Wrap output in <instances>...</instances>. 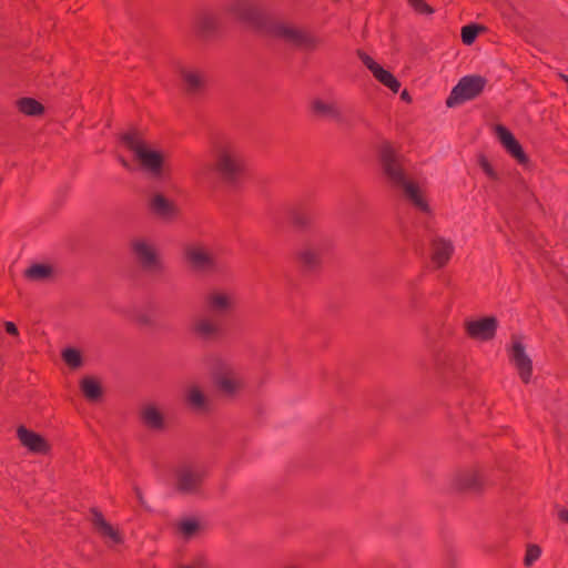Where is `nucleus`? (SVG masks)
<instances>
[{"label":"nucleus","mask_w":568,"mask_h":568,"mask_svg":"<svg viewBox=\"0 0 568 568\" xmlns=\"http://www.w3.org/2000/svg\"><path fill=\"white\" fill-rule=\"evenodd\" d=\"M213 164L201 162L194 169L193 175L199 181L209 179L211 173L229 185H235L245 170V160L240 146L231 140H219L212 145Z\"/></svg>","instance_id":"f257e3e1"},{"label":"nucleus","mask_w":568,"mask_h":568,"mask_svg":"<svg viewBox=\"0 0 568 568\" xmlns=\"http://www.w3.org/2000/svg\"><path fill=\"white\" fill-rule=\"evenodd\" d=\"M378 159L382 172L388 184L403 191L405 197L422 212H429V205L423 197L417 184L412 182L405 171L403 156L396 152L389 142L381 143Z\"/></svg>","instance_id":"f03ea898"},{"label":"nucleus","mask_w":568,"mask_h":568,"mask_svg":"<svg viewBox=\"0 0 568 568\" xmlns=\"http://www.w3.org/2000/svg\"><path fill=\"white\" fill-rule=\"evenodd\" d=\"M261 31L270 38L304 51L316 50L321 42L314 34L287 20H265Z\"/></svg>","instance_id":"7ed1b4c3"},{"label":"nucleus","mask_w":568,"mask_h":568,"mask_svg":"<svg viewBox=\"0 0 568 568\" xmlns=\"http://www.w3.org/2000/svg\"><path fill=\"white\" fill-rule=\"evenodd\" d=\"M122 143L134 154L141 168L154 178L162 175L164 158L160 151L148 146L136 131L126 132L121 138Z\"/></svg>","instance_id":"20e7f679"},{"label":"nucleus","mask_w":568,"mask_h":568,"mask_svg":"<svg viewBox=\"0 0 568 568\" xmlns=\"http://www.w3.org/2000/svg\"><path fill=\"white\" fill-rule=\"evenodd\" d=\"M332 247L333 241L328 236H314L297 251V262L305 272H317L323 265L324 256L331 252Z\"/></svg>","instance_id":"39448f33"},{"label":"nucleus","mask_w":568,"mask_h":568,"mask_svg":"<svg viewBox=\"0 0 568 568\" xmlns=\"http://www.w3.org/2000/svg\"><path fill=\"white\" fill-rule=\"evenodd\" d=\"M184 257L192 270L205 274L220 273L225 268L224 262L215 252L200 243L184 246Z\"/></svg>","instance_id":"423d86ee"},{"label":"nucleus","mask_w":568,"mask_h":568,"mask_svg":"<svg viewBox=\"0 0 568 568\" xmlns=\"http://www.w3.org/2000/svg\"><path fill=\"white\" fill-rule=\"evenodd\" d=\"M132 255L141 270L148 274H160L163 271V262L155 244L146 239H134L130 244Z\"/></svg>","instance_id":"0eeeda50"},{"label":"nucleus","mask_w":568,"mask_h":568,"mask_svg":"<svg viewBox=\"0 0 568 568\" xmlns=\"http://www.w3.org/2000/svg\"><path fill=\"white\" fill-rule=\"evenodd\" d=\"M486 79L480 75H465L453 88L446 100L448 108L460 105L477 98L486 85Z\"/></svg>","instance_id":"6e6552de"},{"label":"nucleus","mask_w":568,"mask_h":568,"mask_svg":"<svg viewBox=\"0 0 568 568\" xmlns=\"http://www.w3.org/2000/svg\"><path fill=\"white\" fill-rule=\"evenodd\" d=\"M221 27L219 13L207 7L199 8L193 14L191 30L200 40L207 41L215 38Z\"/></svg>","instance_id":"1a4fd4ad"},{"label":"nucleus","mask_w":568,"mask_h":568,"mask_svg":"<svg viewBox=\"0 0 568 568\" xmlns=\"http://www.w3.org/2000/svg\"><path fill=\"white\" fill-rule=\"evenodd\" d=\"M213 379L216 387L225 395L240 392L245 383L240 373L229 363L219 361L213 369Z\"/></svg>","instance_id":"9d476101"},{"label":"nucleus","mask_w":568,"mask_h":568,"mask_svg":"<svg viewBox=\"0 0 568 568\" xmlns=\"http://www.w3.org/2000/svg\"><path fill=\"white\" fill-rule=\"evenodd\" d=\"M235 295L231 292L213 290L204 298L206 314L224 321L234 310Z\"/></svg>","instance_id":"9b49d317"},{"label":"nucleus","mask_w":568,"mask_h":568,"mask_svg":"<svg viewBox=\"0 0 568 568\" xmlns=\"http://www.w3.org/2000/svg\"><path fill=\"white\" fill-rule=\"evenodd\" d=\"M204 470L195 465H181L175 470V486L182 494H195L204 479Z\"/></svg>","instance_id":"f8f14e48"},{"label":"nucleus","mask_w":568,"mask_h":568,"mask_svg":"<svg viewBox=\"0 0 568 568\" xmlns=\"http://www.w3.org/2000/svg\"><path fill=\"white\" fill-rule=\"evenodd\" d=\"M224 10L237 20L250 23L260 30L265 21L257 7L251 0H227Z\"/></svg>","instance_id":"ddd939ff"},{"label":"nucleus","mask_w":568,"mask_h":568,"mask_svg":"<svg viewBox=\"0 0 568 568\" xmlns=\"http://www.w3.org/2000/svg\"><path fill=\"white\" fill-rule=\"evenodd\" d=\"M179 77L181 79L184 92L190 97H199L204 93L209 78L204 70L183 65L179 69Z\"/></svg>","instance_id":"4468645a"},{"label":"nucleus","mask_w":568,"mask_h":568,"mask_svg":"<svg viewBox=\"0 0 568 568\" xmlns=\"http://www.w3.org/2000/svg\"><path fill=\"white\" fill-rule=\"evenodd\" d=\"M510 362L515 365L518 371L519 377L524 383H529L532 374V362L526 354L525 346L520 342L513 337L511 348L509 351Z\"/></svg>","instance_id":"2eb2a0df"},{"label":"nucleus","mask_w":568,"mask_h":568,"mask_svg":"<svg viewBox=\"0 0 568 568\" xmlns=\"http://www.w3.org/2000/svg\"><path fill=\"white\" fill-rule=\"evenodd\" d=\"M498 327V321L494 316L483 317L475 321H467L465 329L470 338L479 341H490L495 337Z\"/></svg>","instance_id":"dca6fc26"},{"label":"nucleus","mask_w":568,"mask_h":568,"mask_svg":"<svg viewBox=\"0 0 568 568\" xmlns=\"http://www.w3.org/2000/svg\"><path fill=\"white\" fill-rule=\"evenodd\" d=\"M496 135L507 151L519 164L528 163V156L521 144L516 140L514 134L504 125L497 124L495 128Z\"/></svg>","instance_id":"f3484780"},{"label":"nucleus","mask_w":568,"mask_h":568,"mask_svg":"<svg viewBox=\"0 0 568 568\" xmlns=\"http://www.w3.org/2000/svg\"><path fill=\"white\" fill-rule=\"evenodd\" d=\"M454 253V244L449 239L439 235L430 240V260L436 268L444 267Z\"/></svg>","instance_id":"a211bd4d"},{"label":"nucleus","mask_w":568,"mask_h":568,"mask_svg":"<svg viewBox=\"0 0 568 568\" xmlns=\"http://www.w3.org/2000/svg\"><path fill=\"white\" fill-rule=\"evenodd\" d=\"M150 211L159 219L170 221L178 216L179 209L171 200L156 193L149 201Z\"/></svg>","instance_id":"6ab92c4d"},{"label":"nucleus","mask_w":568,"mask_h":568,"mask_svg":"<svg viewBox=\"0 0 568 568\" xmlns=\"http://www.w3.org/2000/svg\"><path fill=\"white\" fill-rule=\"evenodd\" d=\"M17 436L20 443L32 453L47 454L50 449L49 444L41 435L26 428L24 426L18 427Z\"/></svg>","instance_id":"aec40b11"},{"label":"nucleus","mask_w":568,"mask_h":568,"mask_svg":"<svg viewBox=\"0 0 568 568\" xmlns=\"http://www.w3.org/2000/svg\"><path fill=\"white\" fill-rule=\"evenodd\" d=\"M223 327V321L211 316H202L197 318L193 324L194 333L204 339H210L219 335Z\"/></svg>","instance_id":"412c9836"},{"label":"nucleus","mask_w":568,"mask_h":568,"mask_svg":"<svg viewBox=\"0 0 568 568\" xmlns=\"http://www.w3.org/2000/svg\"><path fill=\"white\" fill-rule=\"evenodd\" d=\"M484 480L476 469H467L458 473L455 478V486L463 491H479Z\"/></svg>","instance_id":"4be33fe9"},{"label":"nucleus","mask_w":568,"mask_h":568,"mask_svg":"<svg viewBox=\"0 0 568 568\" xmlns=\"http://www.w3.org/2000/svg\"><path fill=\"white\" fill-rule=\"evenodd\" d=\"M142 424L150 430L160 432L165 427L163 414L152 404L143 406L140 410Z\"/></svg>","instance_id":"5701e85b"},{"label":"nucleus","mask_w":568,"mask_h":568,"mask_svg":"<svg viewBox=\"0 0 568 568\" xmlns=\"http://www.w3.org/2000/svg\"><path fill=\"white\" fill-rule=\"evenodd\" d=\"M91 514L93 527L101 537L110 538L114 544H120L122 541L120 532L104 519L102 513L98 508H92Z\"/></svg>","instance_id":"b1692460"},{"label":"nucleus","mask_w":568,"mask_h":568,"mask_svg":"<svg viewBox=\"0 0 568 568\" xmlns=\"http://www.w3.org/2000/svg\"><path fill=\"white\" fill-rule=\"evenodd\" d=\"M185 403L195 413H207L210 399L197 386H191L185 390Z\"/></svg>","instance_id":"393cba45"},{"label":"nucleus","mask_w":568,"mask_h":568,"mask_svg":"<svg viewBox=\"0 0 568 568\" xmlns=\"http://www.w3.org/2000/svg\"><path fill=\"white\" fill-rule=\"evenodd\" d=\"M312 111L320 116L333 119V120H339L341 119V111L338 106L333 102H325L323 100H314L312 102Z\"/></svg>","instance_id":"a878e982"},{"label":"nucleus","mask_w":568,"mask_h":568,"mask_svg":"<svg viewBox=\"0 0 568 568\" xmlns=\"http://www.w3.org/2000/svg\"><path fill=\"white\" fill-rule=\"evenodd\" d=\"M436 367L445 378H449L459 371V365L450 354H439L436 358Z\"/></svg>","instance_id":"bb28decb"},{"label":"nucleus","mask_w":568,"mask_h":568,"mask_svg":"<svg viewBox=\"0 0 568 568\" xmlns=\"http://www.w3.org/2000/svg\"><path fill=\"white\" fill-rule=\"evenodd\" d=\"M84 397L90 402H95L102 396L100 383L93 377H84L80 383Z\"/></svg>","instance_id":"cd10ccee"},{"label":"nucleus","mask_w":568,"mask_h":568,"mask_svg":"<svg viewBox=\"0 0 568 568\" xmlns=\"http://www.w3.org/2000/svg\"><path fill=\"white\" fill-rule=\"evenodd\" d=\"M19 111L26 115L37 116L43 113V105L32 98H21L17 101Z\"/></svg>","instance_id":"c85d7f7f"},{"label":"nucleus","mask_w":568,"mask_h":568,"mask_svg":"<svg viewBox=\"0 0 568 568\" xmlns=\"http://www.w3.org/2000/svg\"><path fill=\"white\" fill-rule=\"evenodd\" d=\"M373 75L377 81H379L383 85L387 87L392 92L397 93L400 89V82L387 70L383 67H378Z\"/></svg>","instance_id":"c756f323"},{"label":"nucleus","mask_w":568,"mask_h":568,"mask_svg":"<svg viewBox=\"0 0 568 568\" xmlns=\"http://www.w3.org/2000/svg\"><path fill=\"white\" fill-rule=\"evenodd\" d=\"M52 267L44 264H33L24 272L27 278L31 281H43L52 275Z\"/></svg>","instance_id":"7c9ffc66"},{"label":"nucleus","mask_w":568,"mask_h":568,"mask_svg":"<svg viewBox=\"0 0 568 568\" xmlns=\"http://www.w3.org/2000/svg\"><path fill=\"white\" fill-rule=\"evenodd\" d=\"M61 357L64 363L73 369L79 368L82 365V355L81 352L77 348H64L61 353Z\"/></svg>","instance_id":"2f4dec72"},{"label":"nucleus","mask_w":568,"mask_h":568,"mask_svg":"<svg viewBox=\"0 0 568 568\" xmlns=\"http://www.w3.org/2000/svg\"><path fill=\"white\" fill-rule=\"evenodd\" d=\"M483 28L477 24H468L462 28V41L466 45H470L476 40L479 30Z\"/></svg>","instance_id":"473e14b6"},{"label":"nucleus","mask_w":568,"mask_h":568,"mask_svg":"<svg viewBox=\"0 0 568 568\" xmlns=\"http://www.w3.org/2000/svg\"><path fill=\"white\" fill-rule=\"evenodd\" d=\"M199 523L195 519H184L179 523V531L187 539L199 530Z\"/></svg>","instance_id":"72a5a7b5"},{"label":"nucleus","mask_w":568,"mask_h":568,"mask_svg":"<svg viewBox=\"0 0 568 568\" xmlns=\"http://www.w3.org/2000/svg\"><path fill=\"white\" fill-rule=\"evenodd\" d=\"M478 164L481 168V170L484 171V173L490 180H494V181L498 180L497 172L494 170V168L491 166V164L489 163V161L487 160V158L485 155H480L479 156Z\"/></svg>","instance_id":"f704fd0d"},{"label":"nucleus","mask_w":568,"mask_h":568,"mask_svg":"<svg viewBox=\"0 0 568 568\" xmlns=\"http://www.w3.org/2000/svg\"><path fill=\"white\" fill-rule=\"evenodd\" d=\"M408 4L418 13L432 14L434 9L428 6L424 0H406Z\"/></svg>","instance_id":"c9c22d12"},{"label":"nucleus","mask_w":568,"mask_h":568,"mask_svg":"<svg viewBox=\"0 0 568 568\" xmlns=\"http://www.w3.org/2000/svg\"><path fill=\"white\" fill-rule=\"evenodd\" d=\"M541 550L537 545H529L525 556V565L531 566L539 557Z\"/></svg>","instance_id":"e433bc0d"},{"label":"nucleus","mask_w":568,"mask_h":568,"mask_svg":"<svg viewBox=\"0 0 568 568\" xmlns=\"http://www.w3.org/2000/svg\"><path fill=\"white\" fill-rule=\"evenodd\" d=\"M358 57L361 59V61L363 62V64L373 73L375 72V70L379 67V64L377 62H375V60L368 55L367 53L363 52V51H358Z\"/></svg>","instance_id":"4c0bfd02"},{"label":"nucleus","mask_w":568,"mask_h":568,"mask_svg":"<svg viewBox=\"0 0 568 568\" xmlns=\"http://www.w3.org/2000/svg\"><path fill=\"white\" fill-rule=\"evenodd\" d=\"M4 329L11 336H19V331L17 325L13 322L7 321L4 322Z\"/></svg>","instance_id":"58836bf2"},{"label":"nucleus","mask_w":568,"mask_h":568,"mask_svg":"<svg viewBox=\"0 0 568 568\" xmlns=\"http://www.w3.org/2000/svg\"><path fill=\"white\" fill-rule=\"evenodd\" d=\"M136 321H138V323H140L142 325H148V326L152 325V323H153L151 316L148 314H138Z\"/></svg>","instance_id":"ea45409f"},{"label":"nucleus","mask_w":568,"mask_h":568,"mask_svg":"<svg viewBox=\"0 0 568 568\" xmlns=\"http://www.w3.org/2000/svg\"><path fill=\"white\" fill-rule=\"evenodd\" d=\"M294 223L296 225H300V226H305L307 224V221L306 219H304L303 216H301L300 214H296L294 216Z\"/></svg>","instance_id":"a19ab883"},{"label":"nucleus","mask_w":568,"mask_h":568,"mask_svg":"<svg viewBox=\"0 0 568 568\" xmlns=\"http://www.w3.org/2000/svg\"><path fill=\"white\" fill-rule=\"evenodd\" d=\"M558 517L561 521H565L568 524V509H560L558 511Z\"/></svg>","instance_id":"79ce46f5"},{"label":"nucleus","mask_w":568,"mask_h":568,"mask_svg":"<svg viewBox=\"0 0 568 568\" xmlns=\"http://www.w3.org/2000/svg\"><path fill=\"white\" fill-rule=\"evenodd\" d=\"M134 491H135V495H136V498L139 499V501H140L141 504H143V496H142V491H141V489H140L139 487H135V488H134Z\"/></svg>","instance_id":"37998d69"},{"label":"nucleus","mask_w":568,"mask_h":568,"mask_svg":"<svg viewBox=\"0 0 568 568\" xmlns=\"http://www.w3.org/2000/svg\"><path fill=\"white\" fill-rule=\"evenodd\" d=\"M400 99L402 100H405V101H410V97L408 94V92L406 90H404L402 93H400Z\"/></svg>","instance_id":"c03bdc74"},{"label":"nucleus","mask_w":568,"mask_h":568,"mask_svg":"<svg viewBox=\"0 0 568 568\" xmlns=\"http://www.w3.org/2000/svg\"><path fill=\"white\" fill-rule=\"evenodd\" d=\"M120 161H121V163H122V165H123V166H125V168H128V166H129L128 162H126L124 159H121Z\"/></svg>","instance_id":"a18cd8bd"}]
</instances>
